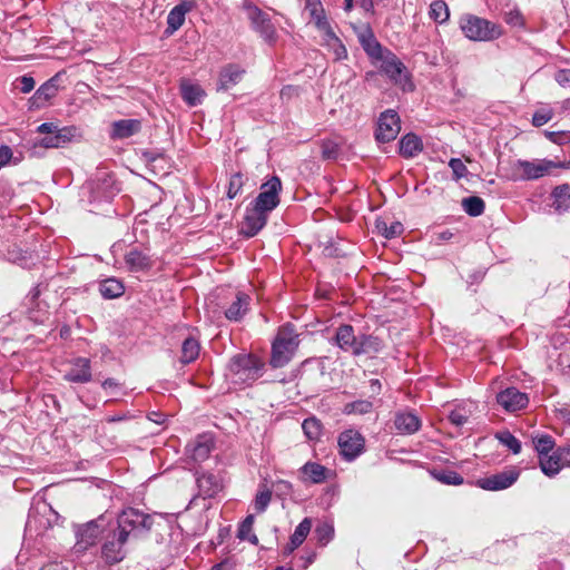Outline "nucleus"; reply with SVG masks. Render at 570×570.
Masks as SVG:
<instances>
[{
	"instance_id": "obj_1",
	"label": "nucleus",
	"mask_w": 570,
	"mask_h": 570,
	"mask_svg": "<svg viewBox=\"0 0 570 570\" xmlns=\"http://www.w3.org/2000/svg\"><path fill=\"white\" fill-rule=\"evenodd\" d=\"M460 28L463 35L472 41H492L503 33L500 24L471 13L460 18Z\"/></svg>"
},
{
	"instance_id": "obj_2",
	"label": "nucleus",
	"mask_w": 570,
	"mask_h": 570,
	"mask_svg": "<svg viewBox=\"0 0 570 570\" xmlns=\"http://www.w3.org/2000/svg\"><path fill=\"white\" fill-rule=\"evenodd\" d=\"M298 344V335L295 333L293 326L285 325L281 327L273 342L271 365L273 367H283L286 365L294 355Z\"/></svg>"
},
{
	"instance_id": "obj_3",
	"label": "nucleus",
	"mask_w": 570,
	"mask_h": 570,
	"mask_svg": "<svg viewBox=\"0 0 570 570\" xmlns=\"http://www.w3.org/2000/svg\"><path fill=\"white\" fill-rule=\"evenodd\" d=\"M263 363L252 354H238L232 357L228 372L235 384H248L261 376Z\"/></svg>"
},
{
	"instance_id": "obj_4",
	"label": "nucleus",
	"mask_w": 570,
	"mask_h": 570,
	"mask_svg": "<svg viewBox=\"0 0 570 570\" xmlns=\"http://www.w3.org/2000/svg\"><path fill=\"white\" fill-rule=\"evenodd\" d=\"M562 163L549 159L523 160L518 159L512 164L513 180H534L548 176L553 169L563 168Z\"/></svg>"
},
{
	"instance_id": "obj_5",
	"label": "nucleus",
	"mask_w": 570,
	"mask_h": 570,
	"mask_svg": "<svg viewBox=\"0 0 570 570\" xmlns=\"http://www.w3.org/2000/svg\"><path fill=\"white\" fill-rule=\"evenodd\" d=\"M150 527L149 515L136 509H128L118 517V527L115 531L120 538L129 540L131 537H137L140 531H148Z\"/></svg>"
},
{
	"instance_id": "obj_6",
	"label": "nucleus",
	"mask_w": 570,
	"mask_h": 570,
	"mask_svg": "<svg viewBox=\"0 0 570 570\" xmlns=\"http://www.w3.org/2000/svg\"><path fill=\"white\" fill-rule=\"evenodd\" d=\"M373 61L380 62L381 71L386 75L391 81L395 85H402L405 87V83L409 81V78L405 75V66L395 53L385 49L381 55L374 58Z\"/></svg>"
},
{
	"instance_id": "obj_7",
	"label": "nucleus",
	"mask_w": 570,
	"mask_h": 570,
	"mask_svg": "<svg viewBox=\"0 0 570 570\" xmlns=\"http://www.w3.org/2000/svg\"><path fill=\"white\" fill-rule=\"evenodd\" d=\"M247 18L250 21L252 28L261 35V37L268 43H275L277 33L274 24L272 23L267 13L263 12L258 7L248 4L246 6Z\"/></svg>"
},
{
	"instance_id": "obj_8",
	"label": "nucleus",
	"mask_w": 570,
	"mask_h": 570,
	"mask_svg": "<svg viewBox=\"0 0 570 570\" xmlns=\"http://www.w3.org/2000/svg\"><path fill=\"white\" fill-rule=\"evenodd\" d=\"M281 190V179L277 176H273L261 186V191L254 200V206L269 214L279 204Z\"/></svg>"
},
{
	"instance_id": "obj_9",
	"label": "nucleus",
	"mask_w": 570,
	"mask_h": 570,
	"mask_svg": "<svg viewBox=\"0 0 570 570\" xmlns=\"http://www.w3.org/2000/svg\"><path fill=\"white\" fill-rule=\"evenodd\" d=\"M338 448L341 455L348 462L360 456L365 449V439L356 430L350 429L338 435Z\"/></svg>"
},
{
	"instance_id": "obj_10",
	"label": "nucleus",
	"mask_w": 570,
	"mask_h": 570,
	"mask_svg": "<svg viewBox=\"0 0 570 570\" xmlns=\"http://www.w3.org/2000/svg\"><path fill=\"white\" fill-rule=\"evenodd\" d=\"M401 130L400 117L394 110H386L381 114L375 138L380 142H390L396 138Z\"/></svg>"
},
{
	"instance_id": "obj_11",
	"label": "nucleus",
	"mask_w": 570,
	"mask_h": 570,
	"mask_svg": "<svg viewBox=\"0 0 570 570\" xmlns=\"http://www.w3.org/2000/svg\"><path fill=\"white\" fill-rule=\"evenodd\" d=\"M518 476L519 472L511 469L479 479L476 484L483 490L500 491L511 487L518 480Z\"/></svg>"
},
{
	"instance_id": "obj_12",
	"label": "nucleus",
	"mask_w": 570,
	"mask_h": 570,
	"mask_svg": "<svg viewBox=\"0 0 570 570\" xmlns=\"http://www.w3.org/2000/svg\"><path fill=\"white\" fill-rule=\"evenodd\" d=\"M127 539L120 538L119 533L114 531L112 537L108 538L101 547V558L108 564H115L124 560L126 551L124 549Z\"/></svg>"
},
{
	"instance_id": "obj_13",
	"label": "nucleus",
	"mask_w": 570,
	"mask_h": 570,
	"mask_svg": "<svg viewBox=\"0 0 570 570\" xmlns=\"http://www.w3.org/2000/svg\"><path fill=\"white\" fill-rule=\"evenodd\" d=\"M497 402L508 412H515L524 409L529 403L525 393L515 387H508L497 395Z\"/></svg>"
},
{
	"instance_id": "obj_14",
	"label": "nucleus",
	"mask_w": 570,
	"mask_h": 570,
	"mask_svg": "<svg viewBox=\"0 0 570 570\" xmlns=\"http://www.w3.org/2000/svg\"><path fill=\"white\" fill-rule=\"evenodd\" d=\"M268 214L253 206L247 209L242 223L240 232L246 237L255 236L267 223Z\"/></svg>"
},
{
	"instance_id": "obj_15",
	"label": "nucleus",
	"mask_w": 570,
	"mask_h": 570,
	"mask_svg": "<svg viewBox=\"0 0 570 570\" xmlns=\"http://www.w3.org/2000/svg\"><path fill=\"white\" fill-rule=\"evenodd\" d=\"M334 341L342 351L351 353L355 356L360 340L358 335H355L352 325L343 324L338 326Z\"/></svg>"
},
{
	"instance_id": "obj_16",
	"label": "nucleus",
	"mask_w": 570,
	"mask_h": 570,
	"mask_svg": "<svg viewBox=\"0 0 570 570\" xmlns=\"http://www.w3.org/2000/svg\"><path fill=\"white\" fill-rule=\"evenodd\" d=\"M195 7L194 0H183L179 4L175 6L167 16V33H174L185 22L186 14Z\"/></svg>"
},
{
	"instance_id": "obj_17",
	"label": "nucleus",
	"mask_w": 570,
	"mask_h": 570,
	"mask_svg": "<svg viewBox=\"0 0 570 570\" xmlns=\"http://www.w3.org/2000/svg\"><path fill=\"white\" fill-rule=\"evenodd\" d=\"M63 377L72 383H88L91 381L90 361L85 357L76 358Z\"/></svg>"
},
{
	"instance_id": "obj_18",
	"label": "nucleus",
	"mask_w": 570,
	"mask_h": 570,
	"mask_svg": "<svg viewBox=\"0 0 570 570\" xmlns=\"http://www.w3.org/2000/svg\"><path fill=\"white\" fill-rule=\"evenodd\" d=\"M101 534L100 525L97 521H91L82 527H80L77 531V543L76 548L78 551L86 550L89 547L94 546Z\"/></svg>"
},
{
	"instance_id": "obj_19",
	"label": "nucleus",
	"mask_w": 570,
	"mask_h": 570,
	"mask_svg": "<svg viewBox=\"0 0 570 570\" xmlns=\"http://www.w3.org/2000/svg\"><path fill=\"white\" fill-rule=\"evenodd\" d=\"M124 259L128 271L134 273L146 272L153 267L150 256L138 248L129 249L125 254Z\"/></svg>"
},
{
	"instance_id": "obj_20",
	"label": "nucleus",
	"mask_w": 570,
	"mask_h": 570,
	"mask_svg": "<svg viewBox=\"0 0 570 570\" xmlns=\"http://www.w3.org/2000/svg\"><path fill=\"white\" fill-rule=\"evenodd\" d=\"M245 70L237 65H228L224 67L219 73L218 90H228L233 86L237 85Z\"/></svg>"
},
{
	"instance_id": "obj_21",
	"label": "nucleus",
	"mask_w": 570,
	"mask_h": 570,
	"mask_svg": "<svg viewBox=\"0 0 570 570\" xmlns=\"http://www.w3.org/2000/svg\"><path fill=\"white\" fill-rule=\"evenodd\" d=\"M249 301V295L238 292L235 301L225 311L226 318L234 322L242 320L248 311Z\"/></svg>"
},
{
	"instance_id": "obj_22",
	"label": "nucleus",
	"mask_w": 570,
	"mask_h": 570,
	"mask_svg": "<svg viewBox=\"0 0 570 570\" xmlns=\"http://www.w3.org/2000/svg\"><path fill=\"white\" fill-rule=\"evenodd\" d=\"M394 424L400 433L412 434L420 429L421 421L412 412H401L395 415Z\"/></svg>"
},
{
	"instance_id": "obj_23",
	"label": "nucleus",
	"mask_w": 570,
	"mask_h": 570,
	"mask_svg": "<svg viewBox=\"0 0 570 570\" xmlns=\"http://www.w3.org/2000/svg\"><path fill=\"white\" fill-rule=\"evenodd\" d=\"M358 340L360 342L355 356L373 355L381 352L383 348V342L377 336L371 334H360Z\"/></svg>"
},
{
	"instance_id": "obj_24",
	"label": "nucleus",
	"mask_w": 570,
	"mask_h": 570,
	"mask_svg": "<svg viewBox=\"0 0 570 570\" xmlns=\"http://www.w3.org/2000/svg\"><path fill=\"white\" fill-rule=\"evenodd\" d=\"M358 41L364 51L372 60L376 58L379 55H381L382 51L385 50V48H383L381 43L376 40L373 31L370 28H366L365 30L358 33Z\"/></svg>"
},
{
	"instance_id": "obj_25",
	"label": "nucleus",
	"mask_w": 570,
	"mask_h": 570,
	"mask_svg": "<svg viewBox=\"0 0 570 570\" xmlns=\"http://www.w3.org/2000/svg\"><path fill=\"white\" fill-rule=\"evenodd\" d=\"M71 131L68 128H57L51 134L43 136L39 140V146L45 148H59L62 147L66 142L70 141Z\"/></svg>"
},
{
	"instance_id": "obj_26",
	"label": "nucleus",
	"mask_w": 570,
	"mask_h": 570,
	"mask_svg": "<svg viewBox=\"0 0 570 570\" xmlns=\"http://www.w3.org/2000/svg\"><path fill=\"white\" fill-rule=\"evenodd\" d=\"M180 92L185 102L191 107L199 105L203 97L205 96V92L200 86L191 83L188 80L181 81Z\"/></svg>"
},
{
	"instance_id": "obj_27",
	"label": "nucleus",
	"mask_w": 570,
	"mask_h": 570,
	"mask_svg": "<svg viewBox=\"0 0 570 570\" xmlns=\"http://www.w3.org/2000/svg\"><path fill=\"white\" fill-rule=\"evenodd\" d=\"M423 148L420 137L414 134H407L400 140V154L405 158L416 156Z\"/></svg>"
},
{
	"instance_id": "obj_28",
	"label": "nucleus",
	"mask_w": 570,
	"mask_h": 570,
	"mask_svg": "<svg viewBox=\"0 0 570 570\" xmlns=\"http://www.w3.org/2000/svg\"><path fill=\"white\" fill-rule=\"evenodd\" d=\"M197 485L203 497L212 498L222 490L220 481L214 474H202L197 478Z\"/></svg>"
},
{
	"instance_id": "obj_29",
	"label": "nucleus",
	"mask_w": 570,
	"mask_h": 570,
	"mask_svg": "<svg viewBox=\"0 0 570 570\" xmlns=\"http://www.w3.org/2000/svg\"><path fill=\"white\" fill-rule=\"evenodd\" d=\"M303 481L322 483L326 479V468L316 462H307L301 468Z\"/></svg>"
},
{
	"instance_id": "obj_30",
	"label": "nucleus",
	"mask_w": 570,
	"mask_h": 570,
	"mask_svg": "<svg viewBox=\"0 0 570 570\" xmlns=\"http://www.w3.org/2000/svg\"><path fill=\"white\" fill-rule=\"evenodd\" d=\"M58 75L50 78L48 81H46L43 85H41L35 95L32 96V100L35 104H43L49 101L51 98H53L58 92V85H57Z\"/></svg>"
},
{
	"instance_id": "obj_31",
	"label": "nucleus",
	"mask_w": 570,
	"mask_h": 570,
	"mask_svg": "<svg viewBox=\"0 0 570 570\" xmlns=\"http://www.w3.org/2000/svg\"><path fill=\"white\" fill-rule=\"evenodd\" d=\"M305 10L308 12L316 29L324 27V24L328 22L321 0H306Z\"/></svg>"
},
{
	"instance_id": "obj_32",
	"label": "nucleus",
	"mask_w": 570,
	"mask_h": 570,
	"mask_svg": "<svg viewBox=\"0 0 570 570\" xmlns=\"http://www.w3.org/2000/svg\"><path fill=\"white\" fill-rule=\"evenodd\" d=\"M212 451V442L204 436L198 438L194 443L188 445V453L194 461L206 460Z\"/></svg>"
},
{
	"instance_id": "obj_33",
	"label": "nucleus",
	"mask_w": 570,
	"mask_h": 570,
	"mask_svg": "<svg viewBox=\"0 0 570 570\" xmlns=\"http://www.w3.org/2000/svg\"><path fill=\"white\" fill-rule=\"evenodd\" d=\"M140 129V121L136 119L119 120L114 124V136L128 138Z\"/></svg>"
},
{
	"instance_id": "obj_34",
	"label": "nucleus",
	"mask_w": 570,
	"mask_h": 570,
	"mask_svg": "<svg viewBox=\"0 0 570 570\" xmlns=\"http://www.w3.org/2000/svg\"><path fill=\"white\" fill-rule=\"evenodd\" d=\"M552 196L554 198V208L559 212H567L570 209V186L564 184L553 189Z\"/></svg>"
},
{
	"instance_id": "obj_35",
	"label": "nucleus",
	"mask_w": 570,
	"mask_h": 570,
	"mask_svg": "<svg viewBox=\"0 0 570 570\" xmlns=\"http://www.w3.org/2000/svg\"><path fill=\"white\" fill-rule=\"evenodd\" d=\"M124 285L116 278H108L101 282L99 286L100 294L105 298H116L124 294Z\"/></svg>"
},
{
	"instance_id": "obj_36",
	"label": "nucleus",
	"mask_w": 570,
	"mask_h": 570,
	"mask_svg": "<svg viewBox=\"0 0 570 570\" xmlns=\"http://www.w3.org/2000/svg\"><path fill=\"white\" fill-rule=\"evenodd\" d=\"M200 346L196 338L188 337L183 342L180 361L185 364L194 362L199 355Z\"/></svg>"
},
{
	"instance_id": "obj_37",
	"label": "nucleus",
	"mask_w": 570,
	"mask_h": 570,
	"mask_svg": "<svg viewBox=\"0 0 570 570\" xmlns=\"http://www.w3.org/2000/svg\"><path fill=\"white\" fill-rule=\"evenodd\" d=\"M429 14L436 23H444L450 17L448 4L442 0L433 1Z\"/></svg>"
},
{
	"instance_id": "obj_38",
	"label": "nucleus",
	"mask_w": 570,
	"mask_h": 570,
	"mask_svg": "<svg viewBox=\"0 0 570 570\" xmlns=\"http://www.w3.org/2000/svg\"><path fill=\"white\" fill-rule=\"evenodd\" d=\"M462 207L468 215L478 217L483 214L485 205L482 198L470 196L462 200Z\"/></svg>"
},
{
	"instance_id": "obj_39",
	"label": "nucleus",
	"mask_w": 570,
	"mask_h": 570,
	"mask_svg": "<svg viewBox=\"0 0 570 570\" xmlns=\"http://www.w3.org/2000/svg\"><path fill=\"white\" fill-rule=\"evenodd\" d=\"M561 455L559 458L554 455H543L540 458V466L542 472L548 476L556 475L561 469Z\"/></svg>"
},
{
	"instance_id": "obj_40",
	"label": "nucleus",
	"mask_w": 570,
	"mask_h": 570,
	"mask_svg": "<svg viewBox=\"0 0 570 570\" xmlns=\"http://www.w3.org/2000/svg\"><path fill=\"white\" fill-rule=\"evenodd\" d=\"M376 228L385 238H393L401 235L403 232V225L400 222H393L387 225L385 220L377 219Z\"/></svg>"
},
{
	"instance_id": "obj_41",
	"label": "nucleus",
	"mask_w": 570,
	"mask_h": 570,
	"mask_svg": "<svg viewBox=\"0 0 570 570\" xmlns=\"http://www.w3.org/2000/svg\"><path fill=\"white\" fill-rule=\"evenodd\" d=\"M312 528V521L308 518H305L295 529L294 533L291 535L292 543L294 547H299L308 535Z\"/></svg>"
},
{
	"instance_id": "obj_42",
	"label": "nucleus",
	"mask_w": 570,
	"mask_h": 570,
	"mask_svg": "<svg viewBox=\"0 0 570 570\" xmlns=\"http://www.w3.org/2000/svg\"><path fill=\"white\" fill-rule=\"evenodd\" d=\"M432 475L435 480H438L444 484L460 485L463 483V478L455 471H451V470L433 471Z\"/></svg>"
},
{
	"instance_id": "obj_43",
	"label": "nucleus",
	"mask_w": 570,
	"mask_h": 570,
	"mask_svg": "<svg viewBox=\"0 0 570 570\" xmlns=\"http://www.w3.org/2000/svg\"><path fill=\"white\" fill-rule=\"evenodd\" d=\"M302 429L307 439L312 441L318 440L322 434V424L316 417H308L304 420Z\"/></svg>"
},
{
	"instance_id": "obj_44",
	"label": "nucleus",
	"mask_w": 570,
	"mask_h": 570,
	"mask_svg": "<svg viewBox=\"0 0 570 570\" xmlns=\"http://www.w3.org/2000/svg\"><path fill=\"white\" fill-rule=\"evenodd\" d=\"M253 524H254V515L249 514L245 518V520L242 522V524L238 529V538L240 540H248L253 544H257L258 539L254 533H252Z\"/></svg>"
},
{
	"instance_id": "obj_45",
	"label": "nucleus",
	"mask_w": 570,
	"mask_h": 570,
	"mask_svg": "<svg viewBox=\"0 0 570 570\" xmlns=\"http://www.w3.org/2000/svg\"><path fill=\"white\" fill-rule=\"evenodd\" d=\"M373 404L368 400H358L347 403L344 412L347 414H366L372 411Z\"/></svg>"
},
{
	"instance_id": "obj_46",
	"label": "nucleus",
	"mask_w": 570,
	"mask_h": 570,
	"mask_svg": "<svg viewBox=\"0 0 570 570\" xmlns=\"http://www.w3.org/2000/svg\"><path fill=\"white\" fill-rule=\"evenodd\" d=\"M534 448L538 453L543 456L548 455V453L553 449L554 441L549 435H541L539 438L533 439Z\"/></svg>"
},
{
	"instance_id": "obj_47",
	"label": "nucleus",
	"mask_w": 570,
	"mask_h": 570,
	"mask_svg": "<svg viewBox=\"0 0 570 570\" xmlns=\"http://www.w3.org/2000/svg\"><path fill=\"white\" fill-rule=\"evenodd\" d=\"M499 441L505 445L509 450H511L514 454L520 453L521 451V443L520 441L512 435L510 432L505 431L500 434H498Z\"/></svg>"
},
{
	"instance_id": "obj_48",
	"label": "nucleus",
	"mask_w": 570,
	"mask_h": 570,
	"mask_svg": "<svg viewBox=\"0 0 570 570\" xmlns=\"http://www.w3.org/2000/svg\"><path fill=\"white\" fill-rule=\"evenodd\" d=\"M243 185H244V177L240 173H236V174L232 175V177L229 179L227 197L230 199L235 198L242 190Z\"/></svg>"
},
{
	"instance_id": "obj_49",
	"label": "nucleus",
	"mask_w": 570,
	"mask_h": 570,
	"mask_svg": "<svg viewBox=\"0 0 570 570\" xmlns=\"http://www.w3.org/2000/svg\"><path fill=\"white\" fill-rule=\"evenodd\" d=\"M272 500V492L268 489L262 490L256 494L254 508L258 513L264 512Z\"/></svg>"
},
{
	"instance_id": "obj_50",
	"label": "nucleus",
	"mask_w": 570,
	"mask_h": 570,
	"mask_svg": "<svg viewBox=\"0 0 570 570\" xmlns=\"http://www.w3.org/2000/svg\"><path fill=\"white\" fill-rule=\"evenodd\" d=\"M449 166L452 169L453 178L459 180L468 175V168L464 163L459 158H452L449 161Z\"/></svg>"
},
{
	"instance_id": "obj_51",
	"label": "nucleus",
	"mask_w": 570,
	"mask_h": 570,
	"mask_svg": "<svg viewBox=\"0 0 570 570\" xmlns=\"http://www.w3.org/2000/svg\"><path fill=\"white\" fill-rule=\"evenodd\" d=\"M318 542L326 544L333 537L334 529L327 523L318 525L315 530Z\"/></svg>"
},
{
	"instance_id": "obj_52",
	"label": "nucleus",
	"mask_w": 570,
	"mask_h": 570,
	"mask_svg": "<svg viewBox=\"0 0 570 570\" xmlns=\"http://www.w3.org/2000/svg\"><path fill=\"white\" fill-rule=\"evenodd\" d=\"M325 47L333 52L335 60H343L347 58V50L341 39H337Z\"/></svg>"
},
{
	"instance_id": "obj_53",
	"label": "nucleus",
	"mask_w": 570,
	"mask_h": 570,
	"mask_svg": "<svg viewBox=\"0 0 570 570\" xmlns=\"http://www.w3.org/2000/svg\"><path fill=\"white\" fill-rule=\"evenodd\" d=\"M321 148L324 159H335L338 154V145L332 140L323 141Z\"/></svg>"
},
{
	"instance_id": "obj_54",
	"label": "nucleus",
	"mask_w": 570,
	"mask_h": 570,
	"mask_svg": "<svg viewBox=\"0 0 570 570\" xmlns=\"http://www.w3.org/2000/svg\"><path fill=\"white\" fill-rule=\"evenodd\" d=\"M552 117L553 112L551 109L538 110L533 114L532 124L535 127H541L546 125L548 121H550Z\"/></svg>"
},
{
	"instance_id": "obj_55",
	"label": "nucleus",
	"mask_w": 570,
	"mask_h": 570,
	"mask_svg": "<svg viewBox=\"0 0 570 570\" xmlns=\"http://www.w3.org/2000/svg\"><path fill=\"white\" fill-rule=\"evenodd\" d=\"M317 30H318L320 32H322V33H323V38H322V39H323V42H322V45H323V46H328V45H331L333 41H335V40L340 39V38L335 35V32H334V30L332 29V27H331L330 22L325 23V24H324V27H322V28H317Z\"/></svg>"
},
{
	"instance_id": "obj_56",
	"label": "nucleus",
	"mask_w": 570,
	"mask_h": 570,
	"mask_svg": "<svg viewBox=\"0 0 570 570\" xmlns=\"http://www.w3.org/2000/svg\"><path fill=\"white\" fill-rule=\"evenodd\" d=\"M16 82H19L21 85L20 91L23 94H28L31 90H33L36 85L35 79L31 76L27 75L17 78Z\"/></svg>"
},
{
	"instance_id": "obj_57",
	"label": "nucleus",
	"mask_w": 570,
	"mask_h": 570,
	"mask_svg": "<svg viewBox=\"0 0 570 570\" xmlns=\"http://www.w3.org/2000/svg\"><path fill=\"white\" fill-rule=\"evenodd\" d=\"M13 156V153L9 146L0 145V168L8 165Z\"/></svg>"
},
{
	"instance_id": "obj_58",
	"label": "nucleus",
	"mask_w": 570,
	"mask_h": 570,
	"mask_svg": "<svg viewBox=\"0 0 570 570\" xmlns=\"http://www.w3.org/2000/svg\"><path fill=\"white\" fill-rule=\"evenodd\" d=\"M556 81L561 85L566 86L570 82V70H559L556 73Z\"/></svg>"
},
{
	"instance_id": "obj_59",
	"label": "nucleus",
	"mask_w": 570,
	"mask_h": 570,
	"mask_svg": "<svg viewBox=\"0 0 570 570\" xmlns=\"http://www.w3.org/2000/svg\"><path fill=\"white\" fill-rule=\"evenodd\" d=\"M449 419L453 424H455L458 426L463 425L466 422V416H464L462 413L456 412V411L452 412L450 414Z\"/></svg>"
},
{
	"instance_id": "obj_60",
	"label": "nucleus",
	"mask_w": 570,
	"mask_h": 570,
	"mask_svg": "<svg viewBox=\"0 0 570 570\" xmlns=\"http://www.w3.org/2000/svg\"><path fill=\"white\" fill-rule=\"evenodd\" d=\"M58 127L51 122H43L41 124L38 128H37V131L39 134H43L45 136L51 134L52 131H55Z\"/></svg>"
},
{
	"instance_id": "obj_61",
	"label": "nucleus",
	"mask_w": 570,
	"mask_h": 570,
	"mask_svg": "<svg viewBox=\"0 0 570 570\" xmlns=\"http://www.w3.org/2000/svg\"><path fill=\"white\" fill-rule=\"evenodd\" d=\"M119 386H120V384L114 379H107L102 382V387L105 390H114V389H118Z\"/></svg>"
},
{
	"instance_id": "obj_62",
	"label": "nucleus",
	"mask_w": 570,
	"mask_h": 570,
	"mask_svg": "<svg viewBox=\"0 0 570 570\" xmlns=\"http://www.w3.org/2000/svg\"><path fill=\"white\" fill-rule=\"evenodd\" d=\"M126 419H128L127 414H118V415H111V416L106 417V422L116 423V422L125 421Z\"/></svg>"
},
{
	"instance_id": "obj_63",
	"label": "nucleus",
	"mask_w": 570,
	"mask_h": 570,
	"mask_svg": "<svg viewBox=\"0 0 570 570\" xmlns=\"http://www.w3.org/2000/svg\"><path fill=\"white\" fill-rule=\"evenodd\" d=\"M297 94V89L292 86L284 87L281 91L282 97H291L292 95Z\"/></svg>"
},
{
	"instance_id": "obj_64",
	"label": "nucleus",
	"mask_w": 570,
	"mask_h": 570,
	"mask_svg": "<svg viewBox=\"0 0 570 570\" xmlns=\"http://www.w3.org/2000/svg\"><path fill=\"white\" fill-rule=\"evenodd\" d=\"M561 459L564 463L570 465V446L561 452Z\"/></svg>"
}]
</instances>
